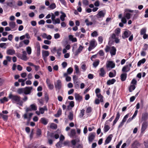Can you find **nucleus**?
<instances>
[{
  "instance_id": "1",
  "label": "nucleus",
  "mask_w": 148,
  "mask_h": 148,
  "mask_svg": "<svg viewBox=\"0 0 148 148\" xmlns=\"http://www.w3.org/2000/svg\"><path fill=\"white\" fill-rule=\"evenodd\" d=\"M8 97L11 99L13 103H16L20 106H23V102L22 101H20L21 97L20 96L10 94L9 95Z\"/></svg>"
},
{
  "instance_id": "2",
  "label": "nucleus",
  "mask_w": 148,
  "mask_h": 148,
  "mask_svg": "<svg viewBox=\"0 0 148 148\" xmlns=\"http://www.w3.org/2000/svg\"><path fill=\"white\" fill-rule=\"evenodd\" d=\"M71 145H70V142L69 141H64L63 144L64 146H67L68 147H72L73 148H83L82 145L77 144V145H75L76 144V141L75 139H73L71 141Z\"/></svg>"
},
{
  "instance_id": "3",
  "label": "nucleus",
  "mask_w": 148,
  "mask_h": 148,
  "mask_svg": "<svg viewBox=\"0 0 148 148\" xmlns=\"http://www.w3.org/2000/svg\"><path fill=\"white\" fill-rule=\"evenodd\" d=\"M110 50V53L111 56L115 55L116 52V49L114 46H112L111 48L108 45H106V48H105V50L106 52H109Z\"/></svg>"
},
{
  "instance_id": "4",
  "label": "nucleus",
  "mask_w": 148,
  "mask_h": 148,
  "mask_svg": "<svg viewBox=\"0 0 148 148\" xmlns=\"http://www.w3.org/2000/svg\"><path fill=\"white\" fill-rule=\"evenodd\" d=\"M106 14V12L104 10H101L98 12L97 15V17L99 21H101Z\"/></svg>"
},
{
  "instance_id": "5",
  "label": "nucleus",
  "mask_w": 148,
  "mask_h": 148,
  "mask_svg": "<svg viewBox=\"0 0 148 148\" xmlns=\"http://www.w3.org/2000/svg\"><path fill=\"white\" fill-rule=\"evenodd\" d=\"M37 107L36 105V104L34 103L31 105L30 107L27 108L25 110V111L26 112H28L29 111L32 110L36 111L37 110Z\"/></svg>"
},
{
  "instance_id": "6",
  "label": "nucleus",
  "mask_w": 148,
  "mask_h": 148,
  "mask_svg": "<svg viewBox=\"0 0 148 148\" xmlns=\"http://www.w3.org/2000/svg\"><path fill=\"white\" fill-rule=\"evenodd\" d=\"M132 34V33L130 31L127 30L125 31L122 34V37L123 39L128 38Z\"/></svg>"
},
{
  "instance_id": "7",
  "label": "nucleus",
  "mask_w": 148,
  "mask_h": 148,
  "mask_svg": "<svg viewBox=\"0 0 148 148\" xmlns=\"http://www.w3.org/2000/svg\"><path fill=\"white\" fill-rule=\"evenodd\" d=\"M148 48V44L145 43L144 44L142 48V51L141 52V55L143 56H145L146 55V51Z\"/></svg>"
},
{
  "instance_id": "8",
  "label": "nucleus",
  "mask_w": 148,
  "mask_h": 148,
  "mask_svg": "<svg viewBox=\"0 0 148 148\" xmlns=\"http://www.w3.org/2000/svg\"><path fill=\"white\" fill-rule=\"evenodd\" d=\"M95 39L91 40L90 42L89 46L88 48V50L90 51L96 47L95 45Z\"/></svg>"
},
{
  "instance_id": "9",
  "label": "nucleus",
  "mask_w": 148,
  "mask_h": 148,
  "mask_svg": "<svg viewBox=\"0 0 148 148\" xmlns=\"http://www.w3.org/2000/svg\"><path fill=\"white\" fill-rule=\"evenodd\" d=\"M32 87H26L24 88V93L25 95H28L29 94L31 90L32 89Z\"/></svg>"
},
{
  "instance_id": "10",
  "label": "nucleus",
  "mask_w": 148,
  "mask_h": 148,
  "mask_svg": "<svg viewBox=\"0 0 148 148\" xmlns=\"http://www.w3.org/2000/svg\"><path fill=\"white\" fill-rule=\"evenodd\" d=\"M55 88L58 90H60L61 89L62 87V82L61 81L58 79L56 83L55 84Z\"/></svg>"
},
{
  "instance_id": "11",
  "label": "nucleus",
  "mask_w": 148,
  "mask_h": 148,
  "mask_svg": "<svg viewBox=\"0 0 148 148\" xmlns=\"http://www.w3.org/2000/svg\"><path fill=\"white\" fill-rule=\"evenodd\" d=\"M95 136V132L91 133L89 134L88 140L89 142H92L94 139Z\"/></svg>"
},
{
  "instance_id": "12",
  "label": "nucleus",
  "mask_w": 148,
  "mask_h": 148,
  "mask_svg": "<svg viewBox=\"0 0 148 148\" xmlns=\"http://www.w3.org/2000/svg\"><path fill=\"white\" fill-rule=\"evenodd\" d=\"M148 124L147 122H144L142 124L141 127V132H144V131L147 129V127Z\"/></svg>"
},
{
  "instance_id": "13",
  "label": "nucleus",
  "mask_w": 148,
  "mask_h": 148,
  "mask_svg": "<svg viewBox=\"0 0 148 148\" xmlns=\"http://www.w3.org/2000/svg\"><path fill=\"white\" fill-rule=\"evenodd\" d=\"M120 117V114L119 112H117L116 116L115 119L113 121L112 125H114L119 120Z\"/></svg>"
},
{
  "instance_id": "14",
  "label": "nucleus",
  "mask_w": 148,
  "mask_h": 148,
  "mask_svg": "<svg viewBox=\"0 0 148 148\" xmlns=\"http://www.w3.org/2000/svg\"><path fill=\"white\" fill-rule=\"evenodd\" d=\"M112 136H113L112 134H110L107 137L105 141V145L109 143L112 140Z\"/></svg>"
},
{
  "instance_id": "15",
  "label": "nucleus",
  "mask_w": 148,
  "mask_h": 148,
  "mask_svg": "<svg viewBox=\"0 0 148 148\" xmlns=\"http://www.w3.org/2000/svg\"><path fill=\"white\" fill-rule=\"evenodd\" d=\"M84 48V47L82 46L81 45H80L79 47V48L75 51V56L78 55V54L82 51Z\"/></svg>"
},
{
  "instance_id": "16",
  "label": "nucleus",
  "mask_w": 148,
  "mask_h": 148,
  "mask_svg": "<svg viewBox=\"0 0 148 148\" xmlns=\"http://www.w3.org/2000/svg\"><path fill=\"white\" fill-rule=\"evenodd\" d=\"M23 54H22V60L26 61H27L28 59V58L27 56V53L26 52L24 51L22 52Z\"/></svg>"
},
{
  "instance_id": "17",
  "label": "nucleus",
  "mask_w": 148,
  "mask_h": 148,
  "mask_svg": "<svg viewBox=\"0 0 148 148\" xmlns=\"http://www.w3.org/2000/svg\"><path fill=\"white\" fill-rule=\"evenodd\" d=\"M106 74V72H105L104 68H101L100 69V73H99V75L101 77H104L105 74Z\"/></svg>"
},
{
  "instance_id": "18",
  "label": "nucleus",
  "mask_w": 148,
  "mask_h": 148,
  "mask_svg": "<svg viewBox=\"0 0 148 148\" xmlns=\"http://www.w3.org/2000/svg\"><path fill=\"white\" fill-rule=\"evenodd\" d=\"M75 98L77 101L79 102L82 100V97L79 94L76 93L75 94Z\"/></svg>"
},
{
  "instance_id": "19",
  "label": "nucleus",
  "mask_w": 148,
  "mask_h": 148,
  "mask_svg": "<svg viewBox=\"0 0 148 148\" xmlns=\"http://www.w3.org/2000/svg\"><path fill=\"white\" fill-rule=\"evenodd\" d=\"M115 66V64L114 63H113V62L112 61H109L107 65V67L111 68L112 69L114 68Z\"/></svg>"
},
{
  "instance_id": "20",
  "label": "nucleus",
  "mask_w": 148,
  "mask_h": 148,
  "mask_svg": "<svg viewBox=\"0 0 148 148\" xmlns=\"http://www.w3.org/2000/svg\"><path fill=\"white\" fill-rule=\"evenodd\" d=\"M127 77V74L126 73H122L120 76L121 80L123 82L125 80Z\"/></svg>"
},
{
  "instance_id": "21",
  "label": "nucleus",
  "mask_w": 148,
  "mask_h": 148,
  "mask_svg": "<svg viewBox=\"0 0 148 148\" xmlns=\"http://www.w3.org/2000/svg\"><path fill=\"white\" fill-rule=\"evenodd\" d=\"M148 118V114L147 113L145 112L143 113L142 117V121H145Z\"/></svg>"
},
{
  "instance_id": "22",
  "label": "nucleus",
  "mask_w": 148,
  "mask_h": 148,
  "mask_svg": "<svg viewBox=\"0 0 148 148\" xmlns=\"http://www.w3.org/2000/svg\"><path fill=\"white\" fill-rule=\"evenodd\" d=\"M15 51L13 49H8L7 50L6 53L7 54L12 55L15 53Z\"/></svg>"
},
{
  "instance_id": "23",
  "label": "nucleus",
  "mask_w": 148,
  "mask_h": 148,
  "mask_svg": "<svg viewBox=\"0 0 148 148\" xmlns=\"http://www.w3.org/2000/svg\"><path fill=\"white\" fill-rule=\"evenodd\" d=\"M15 3V1L13 0H10V1L6 3L8 6L10 7H13Z\"/></svg>"
},
{
  "instance_id": "24",
  "label": "nucleus",
  "mask_w": 148,
  "mask_h": 148,
  "mask_svg": "<svg viewBox=\"0 0 148 148\" xmlns=\"http://www.w3.org/2000/svg\"><path fill=\"white\" fill-rule=\"evenodd\" d=\"M40 122L44 125H46L47 124L48 121L45 118H41L40 119Z\"/></svg>"
},
{
  "instance_id": "25",
  "label": "nucleus",
  "mask_w": 148,
  "mask_h": 148,
  "mask_svg": "<svg viewBox=\"0 0 148 148\" xmlns=\"http://www.w3.org/2000/svg\"><path fill=\"white\" fill-rule=\"evenodd\" d=\"M116 82V80L114 79H111L108 80L107 82V84L108 85H110L113 84Z\"/></svg>"
},
{
  "instance_id": "26",
  "label": "nucleus",
  "mask_w": 148,
  "mask_h": 148,
  "mask_svg": "<svg viewBox=\"0 0 148 148\" xmlns=\"http://www.w3.org/2000/svg\"><path fill=\"white\" fill-rule=\"evenodd\" d=\"M76 134L75 130V129L71 130L69 136L71 137H74Z\"/></svg>"
},
{
  "instance_id": "27",
  "label": "nucleus",
  "mask_w": 148,
  "mask_h": 148,
  "mask_svg": "<svg viewBox=\"0 0 148 148\" xmlns=\"http://www.w3.org/2000/svg\"><path fill=\"white\" fill-rule=\"evenodd\" d=\"M140 144L137 140H135L132 144V148L134 147H137L138 146H140Z\"/></svg>"
},
{
  "instance_id": "28",
  "label": "nucleus",
  "mask_w": 148,
  "mask_h": 148,
  "mask_svg": "<svg viewBox=\"0 0 148 148\" xmlns=\"http://www.w3.org/2000/svg\"><path fill=\"white\" fill-rule=\"evenodd\" d=\"M47 109L46 106H45L43 108H39V111L41 114L44 113L45 111H47Z\"/></svg>"
},
{
  "instance_id": "29",
  "label": "nucleus",
  "mask_w": 148,
  "mask_h": 148,
  "mask_svg": "<svg viewBox=\"0 0 148 148\" xmlns=\"http://www.w3.org/2000/svg\"><path fill=\"white\" fill-rule=\"evenodd\" d=\"M62 113V110L61 108H60L58 109L57 113L54 115V116L56 117H58L61 115Z\"/></svg>"
},
{
  "instance_id": "30",
  "label": "nucleus",
  "mask_w": 148,
  "mask_h": 148,
  "mask_svg": "<svg viewBox=\"0 0 148 148\" xmlns=\"http://www.w3.org/2000/svg\"><path fill=\"white\" fill-rule=\"evenodd\" d=\"M74 67L75 71V73L79 75L81 74V72L79 71L78 66L77 65H74Z\"/></svg>"
},
{
  "instance_id": "31",
  "label": "nucleus",
  "mask_w": 148,
  "mask_h": 148,
  "mask_svg": "<svg viewBox=\"0 0 148 148\" xmlns=\"http://www.w3.org/2000/svg\"><path fill=\"white\" fill-rule=\"evenodd\" d=\"M110 127L108 125H104L103 128V132L104 133L107 132L110 129Z\"/></svg>"
},
{
  "instance_id": "32",
  "label": "nucleus",
  "mask_w": 148,
  "mask_h": 148,
  "mask_svg": "<svg viewBox=\"0 0 148 148\" xmlns=\"http://www.w3.org/2000/svg\"><path fill=\"white\" fill-rule=\"evenodd\" d=\"M24 88H19L17 90V93L19 95L24 93Z\"/></svg>"
},
{
  "instance_id": "33",
  "label": "nucleus",
  "mask_w": 148,
  "mask_h": 148,
  "mask_svg": "<svg viewBox=\"0 0 148 148\" xmlns=\"http://www.w3.org/2000/svg\"><path fill=\"white\" fill-rule=\"evenodd\" d=\"M146 59L145 58H143L139 60L137 66H139L142 64H144L146 61Z\"/></svg>"
},
{
  "instance_id": "34",
  "label": "nucleus",
  "mask_w": 148,
  "mask_h": 148,
  "mask_svg": "<svg viewBox=\"0 0 148 148\" xmlns=\"http://www.w3.org/2000/svg\"><path fill=\"white\" fill-rule=\"evenodd\" d=\"M60 13L62 15L60 16V18L62 21H64V18L66 16V14L62 12H61Z\"/></svg>"
},
{
  "instance_id": "35",
  "label": "nucleus",
  "mask_w": 148,
  "mask_h": 148,
  "mask_svg": "<svg viewBox=\"0 0 148 148\" xmlns=\"http://www.w3.org/2000/svg\"><path fill=\"white\" fill-rule=\"evenodd\" d=\"M97 97L98 98L100 99V101L101 102H103V96L101 94V93H99L98 94H96Z\"/></svg>"
},
{
  "instance_id": "36",
  "label": "nucleus",
  "mask_w": 148,
  "mask_h": 148,
  "mask_svg": "<svg viewBox=\"0 0 148 148\" xmlns=\"http://www.w3.org/2000/svg\"><path fill=\"white\" fill-rule=\"evenodd\" d=\"M9 25L12 29H14L15 27V23L14 22L12 21L9 23Z\"/></svg>"
},
{
  "instance_id": "37",
  "label": "nucleus",
  "mask_w": 148,
  "mask_h": 148,
  "mask_svg": "<svg viewBox=\"0 0 148 148\" xmlns=\"http://www.w3.org/2000/svg\"><path fill=\"white\" fill-rule=\"evenodd\" d=\"M43 57H47L49 56V53L48 51H44L42 52Z\"/></svg>"
},
{
  "instance_id": "38",
  "label": "nucleus",
  "mask_w": 148,
  "mask_h": 148,
  "mask_svg": "<svg viewBox=\"0 0 148 148\" xmlns=\"http://www.w3.org/2000/svg\"><path fill=\"white\" fill-rule=\"evenodd\" d=\"M136 88V86L134 85H131L129 88V90L130 92H132Z\"/></svg>"
},
{
  "instance_id": "39",
  "label": "nucleus",
  "mask_w": 148,
  "mask_h": 148,
  "mask_svg": "<svg viewBox=\"0 0 148 148\" xmlns=\"http://www.w3.org/2000/svg\"><path fill=\"white\" fill-rule=\"evenodd\" d=\"M99 60L98 59L96 60L93 63V67L96 68L99 64Z\"/></svg>"
},
{
  "instance_id": "40",
  "label": "nucleus",
  "mask_w": 148,
  "mask_h": 148,
  "mask_svg": "<svg viewBox=\"0 0 148 148\" xmlns=\"http://www.w3.org/2000/svg\"><path fill=\"white\" fill-rule=\"evenodd\" d=\"M114 74L112 72H110L109 74V76L110 77H113L115 76L116 74V72L115 70H113Z\"/></svg>"
},
{
  "instance_id": "41",
  "label": "nucleus",
  "mask_w": 148,
  "mask_h": 148,
  "mask_svg": "<svg viewBox=\"0 0 148 148\" xmlns=\"http://www.w3.org/2000/svg\"><path fill=\"white\" fill-rule=\"evenodd\" d=\"M0 115L4 120L7 121L8 119V116L7 115H4L1 113H0Z\"/></svg>"
},
{
  "instance_id": "42",
  "label": "nucleus",
  "mask_w": 148,
  "mask_h": 148,
  "mask_svg": "<svg viewBox=\"0 0 148 148\" xmlns=\"http://www.w3.org/2000/svg\"><path fill=\"white\" fill-rule=\"evenodd\" d=\"M146 28H142L140 31V34L141 35H143L146 34Z\"/></svg>"
},
{
  "instance_id": "43",
  "label": "nucleus",
  "mask_w": 148,
  "mask_h": 148,
  "mask_svg": "<svg viewBox=\"0 0 148 148\" xmlns=\"http://www.w3.org/2000/svg\"><path fill=\"white\" fill-rule=\"evenodd\" d=\"M26 51L29 55H30L32 53V49L30 47L28 46L26 48Z\"/></svg>"
},
{
  "instance_id": "44",
  "label": "nucleus",
  "mask_w": 148,
  "mask_h": 148,
  "mask_svg": "<svg viewBox=\"0 0 148 148\" xmlns=\"http://www.w3.org/2000/svg\"><path fill=\"white\" fill-rule=\"evenodd\" d=\"M85 110L83 109L81 110L79 116L80 118L82 117L84 115Z\"/></svg>"
},
{
  "instance_id": "45",
  "label": "nucleus",
  "mask_w": 148,
  "mask_h": 148,
  "mask_svg": "<svg viewBox=\"0 0 148 148\" xmlns=\"http://www.w3.org/2000/svg\"><path fill=\"white\" fill-rule=\"evenodd\" d=\"M50 127L52 129H56L57 128V125L54 123H52L51 124Z\"/></svg>"
},
{
  "instance_id": "46",
  "label": "nucleus",
  "mask_w": 148,
  "mask_h": 148,
  "mask_svg": "<svg viewBox=\"0 0 148 148\" xmlns=\"http://www.w3.org/2000/svg\"><path fill=\"white\" fill-rule=\"evenodd\" d=\"M62 141H59L56 144V146L58 148H61L62 146Z\"/></svg>"
},
{
  "instance_id": "47",
  "label": "nucleus",
  "mask_w": 148,
  "mask_h": 148,
  "mask_svg": "<svg viewBox=\"0 0 148 148\" xmlns=\"http://www.w3.org/2000/svg\"><path fill=\"white\" fill-rule=\"evenodd\" d=\"M73 68L72 67H70L67 69V72L68 74H70L73 72Z\"/></svg>"
},
{
  "instance_id": "48",
  "label": "nucleus",
  "mask_w": 148,
  "mask_h": 148,
  "mask_svg": "<svg viewBox=\"0 0 148 148\" xmlns=\"http://www.w3.org/2000/svg\"><path fill=\"white\" fill-rule=\"evenodd\" d=\"M73 114L71 112H70L69 113V115L68 116V118L71 121L73 119Z\"/></svg>"
},
{
  "instance_id": "49",
  "label": "nucleus",
  "mask_w": 148,
  "mask_h": 148,
  "mask_svg": "<svg viewBox=\"0 0 148 148\" xmlns=\"http://www.w3.org/2000/svg\"><path fill=\"white\" fill-rule=\"evenodd\" d=\"M49 8L51 10H53L55 9L56 7V5L54 3L51 4L49 6Z\"/></svg>"
},
{
  "instance_id": "50",
  "label": "nucleus",
  "mask_w": 148,
  "mask_h": 148,
  "mask_svg": "<svg viewBox=\"0 0 148 148\" xmlns=\"http://www.w3.org/2000/svg\"><path fill=\"white\" fill-rule=\"evenodd\" d=\"M41 131L40 129H38L36 131V135L38 136H39L41 134Z\"/></svg>"
},
{
  "instance_id": "51",
  "label": "nucleus",
  "mask_w": 148,
  "mask_h": 148,
  "mask_svg": "<svg viewBox=\"0 0 148 148\" xmlns=\"http://www.w3.org/2000/svg\"><path fill=\"white\" fill-rule=\"evenodd\" d=\"M61 48L57 50V54L58 56L60 57L61 55Z\"/></svg>"
},
{
  "instance_id": "52",
  "label": "nucleus",
  "mask_w": 148,
  "mask_h": 148,
  "mask_svg": "<svg viewBox=\"0 0 148 148\" xmlns=\"http://www.w3.org/2000/svg\"><path fill=\"white\" fill-rule=\"evenodd\" d=\"M85 22L86 23L87 25L88 26L89 25H91L93 23L92 22H89L88 19H87L85 20Z\"/></svg>"
},
{
  "instance_id": "53",
  "label": "nucleus",
  "mask_w": 148,
  "mask_h": 148,
  "mask_svg": "<svg viewBox=\"0 0 148 148\" xmlns=\"http://www.w3.org/2000/svg\"><path fill=\"white\" fill-rule=\"evenodd\" d=\"M92 111V108L91 107H88L87 108L86 110V112L87 113H88L91 112Z\"/></svg>"
},
{
  "instance_id": "54",
  "label": "nucleus",
  "mask_w": 148,
  "mask_h": 148,
  "mask_svg": "<svg viewBox=\"0 0 148 148\" xmlns=\"http://www.w3.org/2000/svg\"><path fill=\"white\" fill-rule=\"evenodd\" d=\"M98 35V33L96 31H94L91 34V36L93 37H96Z\"/></svg>"
},
{
  "instance_id": "55",
  "label": "nucleus",
  "mask_w": 148,
  "mask_h": 148,
  "mask_svg": "<svg viewBox=\"0 0 148 148\" xmlns=\"http://www.w3.org/2000/svg\"><path fill=\"white\" fill-rule=\"evenodd\" d=\"M60 23V19L58 18H56V19H55V20L53 22V24H55L57 23L59 24Z\"/></svg>"
},
{
  "instance_id": "56",
  "label": "nucleus",
  "mask_w": 148,
  "mask_h": 148,
  "mask_svg": "<svg viewBox=\"0 0 148 148\" xmlns=\"http://www.w3.org/2000/svg\"><path fill=\"white\" fill-rule=\"evenodd\" d=\"M137 81L134 78L132 80L131 84H132V85H136L137 84Z\"/></svg>"
},
{
  "instance_id": "57",
  "label": "nucleus",
  "mask_w": 148,
  "mask_h": 148,
  "mask_svg": "<svg viewBox=\"0 0 148 148\" xmlns=\"http://www.w3.org/2000/svg\"><path fill=\"white\" fill-rule=\"evenodd\" d=\"M45 99L46 103H47L48 102V100H49V97L48 95L47 94L45 95Z\"/></svg>"
},
{
  "instance_id": "58",
  "label": "nucleus",
  "mask_w": 148,
  "mask_h": 148,
  "mask_svg": "<svg viewBox=\"0 0 148 148\" xmlns=\"http://www.w3.org/2000/svg\"><path fill=\"white\" fill-rule=\"evenodd\" d=\"M128 68V66L127 65H126V66H124L123 67V68L122 71L123 72H127L128 71H126V70Z\"/></svg>"
},
{
  "instance_id": "59",
  "label": "nucleus",
  "mask_w": 148,
  "mask_h": 148,
  "mask_svg": "<svg viewBox=\"0 0 148 148\" xmlns=\"http://www.w3.org/2000/svg\"><path fill=\"white\" fill-rule=\"evenodd\" d=\"M23 43L26 45H28L29 42V41L28 40H24L23 41Z\"/></svg>"
},
{
  "instance_id": "60",
  "label": "nucleus",
  "mask_w": 148,
  "mask_h": 148,
  "mask_svg": "<svg viewBox=\"0 0 148 148\" xmlns=\"http://www.w3.org/2000/svg\"><path fill=\"white\" fill-rule=\"evenodd\" d=\"M131 14L129 13H127L125 14V17L128 19H129L130 18Z\"/></svg>"
},
{
  "instance_id": "61",
  "label": "nucleus",
  "mask_w": 148,
  "mask_h": 148,
  "mask_svg": "<svg viewBox=\"0 0 148 148\" xmlns=\"http://www.w3.org/2000/svg\"><path fill=\"white\" fill-rule=\"evenodd\" d=\"M121 32V29L119 28L116 29L115 30V33L117 34H120Z\"/></svg>"
},
{
  "instance_id": "62",
  "label": "nucleus",
  "mask_w": 148,
  "mask_h": 148,
  "mask_svg": "<svg viewBox=\"0 0 148 148\" xmlns=\"http://www.w3.org/2000/svg\"><path fill=\"white\" fill-rule=\"evenodd\" d=\"M88 77L89 79H92L94 77V75L90 73L88 74Z\"/></svg>"
},
{
  "instance_id": "63",
  "label": "nucleus",
  "mask_w": 148,
  "mask_h": 148,
  "mask_svg": "<svg viewBox=\"0 0 148 148\" xmlns=\"http://www.w3.org/2000/svg\"><path fill=\"white\" fill-rule=\"evenodd\" d=\"M144 144L146 148H148V140L144 142Z\"/></svg>"
},
{
  "instance_id": "64",
  "label": "nucleus",
  "mask_w": 148,
  "mask_h": 148,
  "mask_svg": "<svg viewBox=\"0 0 148 148\" xmlns=\"http://www.w3.org/2000/svg\"><path fill=\"white\" fill-rule=\"evenodd\" d=\"M145 13L144 17L145 18H148V9H146L145 11Z\"/></svg>"
}]
</instances>
